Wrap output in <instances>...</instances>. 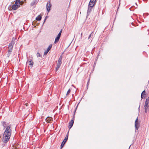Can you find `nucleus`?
Instances as JSON below:
<instances>
[{"instance_id":"7ed1b4c3","label":"nucleus","mask_w":149,"mask_h":149,"mask_svg":"<svg viewBox=\"0 0 149 149\" xmlns=\"http://www.w3.org/2000/svg\"><path fill=\"white\" fill-rule=\"evenodd\" d=\"M69 131H68V132L67 134L65 136V138L63 140V141L61 144V149H62V148L64 146L65 144V143L68 140L69 135Z\"/></svg>"},{"instance_id":"aec40b11","label":"nucleus","mask_w":149,"mask_h":149,"mask_svg":"<svg viewBox=\"0 0 149 149\" xmlns=\"http://www.w3.org/2000/svg\"><path fill=\"white\" fill-rule=\"evenodd\" d=\"M60 66H61V65H60V64L58 65V64H57V65L56 66V71H57L58 70Z\"/></svg>"},{"instance_id":"f3484780","label":"nucleus","mask_w":149,"mask_h":149,"mask_svg":"<svg viewBox=\"0 0 149 149\" xmlns=\"http://www.w3.org/2000/svg\"><path fill=\"white\" fill-rule=\"evenodd\" d=\"M12 50H13V49H10V48H8V53L7 54L8 57H9V56H10V54L11 53V52H12Z\"/></svg>"},{"instance_id":"9d476101","label":"nucleus","mask_w":149,"mask_h":149,"mask_svg":"<svg viewBox=\"0 0 149 149\" xmlns=\"http://www.w3.org/2000/svg\"><path fill=\"white\" fill-rule=\"evenodd\" d=\"M45 120L47 123H50L52 120V118L51 117H48Z\"/></svg>"},{"instance_id":"0eeeda50","label":"nucleus","mask_w":149,"mask_h":149,"mask_svg":"<svg viewBox=\"0 0 149 149\" xmlns=\"http://www.w3.org/2000/svg\"><path fill=\"white\" fill-rule=\"evenodd\" d=\"M52 45L51 44L49 45V46L48 47L46 51H45V52H44V55H46L47 53L52 48Z\"/></svg>"},{"instance_id":"ddd939ff","label":"nucleus","mask_w":149,"mask_h":149,"mask_svg":"<svg viewBox=\"0 0 149 149\" xmlns=\"http://www.w3.org/2000/svg\"><path fill=\"white\" fill-rule=\"evenodd\" d=\"M15 40H16V39L15 38H13L12 40L10 42V43L9 44L13 45L15 43Z\"/></svg>"},{"instance_id":"a878e982","label":"nucleus","mask_w":149,"mask_h":149,"mask_svg":"<svg viewBox=\"0 0 149 149\" xmlns=\"http://www.w3.org/2000/svg\"><path fill=\"white\" fill-rule=\"evenodd\" d=\"M145 107V112L146 113H147V109H148L147 108V107Z\"/></svg>"},{"instance_id":"473e14b6","label":"nucleus","mask_w":149,"mask_h":149,"mask_svg":"<svg viewBox=\"0 0 149 149\" xmlns=\"http://www.w3.org/2000/svg\"><path fill=\"white\" fill-rule=\"evenodd\" d=\"M38 1L39 0H35L34 1H35L36 3H37L38 2Z\"/></svg>"},{"instance_id":"423d86ee","label":"nucleus","mask_w":149,"mask_h":149,"mask_svg":"<svg viewBox=\"0 0 149 149\" xmlns=\"http://www.w3.org/2000/svg\"><path fill=\"white\" fill-rule=\"evenodd\" d=\"M52 5L50 3V1H48L46 5V8L48 12H49L50 9V7Z\"/></svg>"},{"instance_id":"2eb2a0df","label":"nucleus","mask_w":149,"mask_h":149,"mask_svg":"<svg viewBox=\"0 0 149 149\" xmlns=\"http://www.w3.org/2000/svg\"><path fill=\"white\" fill-rule=\"evenodd\" d=\"M60 38V37L57 36L54 42L55 43H56L57 42H58L59 41V40Z\"/></svg>"},{"instance_id":"c85d7f7f","label":"nucleus","mask_w":149,"mask_h":149,"mask_svg":"<svg viewBox=\"0 0 149 149\" xmlns=\"http://www.w3.org/2000/svg\"><path fill=\"white\" fill-rule=\"evenodd\" d=\"M90 79H89L88 80V81L87 82V87H88V86L89 85V82H90Z\"/></svg>"},{"instance_id":"6ab92c4d","label":"nucleus","mask_w":149,"mask_h":149,"mask_svg":"<svg viewBox=\"0 0 149 149\" xmlns=\"http://www.w3.org/2000/svg\"><path fill=\"white\" fill-rule=\"evenodd\" d=\"M148 104H149V103H148V102L146 101L145 102L144 107H147V108L148 109L149 107V105H148Z\"/></svg>"},{"instance_id":"1a4fd4ad","label":"nucleus","mask_w":149,"mask_h":149,"mask_svg":"<svg viewBox=\"0 0 149 149\" xmlns=\"http://www.w3.org/2000/svg\"><path fill=\"white\" fill-rule=\"evenodd\" d=\"M26 63H28L29 65H31L32 66H33V62L31 59H29V60L27 61Z\"/></svg>"},{"instance_id":"a211bd4d","label":"nucleus","mask_w":149,"mask_h":149,"mask_svg":"<svg viewBox=\"0 0 149 149\" xmlns=\"http://www.w3.org/2000/svg\"><path fill=\"white\" fill-rule=\"evenodd\" d=\"M146 95L145 90H144L142 93L141 95V99H143V95Z\"/></svg>"},{"instance_id":"ea45409f","label":"nucleus","mask_w":149,"mask_h":149,"mask_svg":"<svg viewBox=\"0 0 149 149\" xmlns=\"http://www.w3.org/2000/svg\"><path fill=\"white\" fill-rule=\"evenodd\" d=\"M82 33H81V36H82Z\"/></svg>"},{"instance_id":"4be33fe9","label":"nucleus","mask_w":149,"mask_h":149,"mask_svg":"<svg viewBox=\"0 0 149 149\" xmlns=\"http://www.w3.org/2000/svg\"><path fill=\"white\" fill-rule=\"evenodd\" d=\"M37 3H36L35 1H33L31 3V6H33L34 5L36 4Z\"/></svg>"},{"instance_id":"393cba45","label":"nucleus","mask_w":149,"mask_h":149,"mask_svg":"<svg viewBox=\"0 0 149 149\" xmlns=\"http://www.w3.org/2000/svg\"><path fill=\"white\" fill-rule=\"evenodd\" d=\"M70 91H71L70 89H69L66 95H68L70 93Z\"/></svg>"},{"instance_id":"cd10ccee","label":"nucleus","mask_w":149,"mask_h":149,"mask_svg":"<svg viewBox=\"0 0 149 149\" xmlns=\"http://www.w3.org/2000/svg\"><path fill=\"white\" fill-rule=\"evenodd\" d=\"M146 102H148V103H149V97H147L146 100Z\"/></svg>"},{"instance_id":"58836bf2","label":"nucleus","mask_w":149,"mask_h":149,"mask_svg":"<svg viewBox=\"0 0 149 149\" xmlns=\"http://www.w3.org/2000/svg\"><path fill=\"white\" fill-rule=\"evenodd\" d=\"M95 64H96V63L95 62L94 63V67L95 66Z\"/></svg>"},{"instance_id":"20e7f679","label":"nucleus","mask_w":149,"mask_h":149,"mask_svg":"<svg viewBox=\"0 0 149 149\" xmlns=\"http://www.w3.org/2000/svg\"><path fill=\"white\" fill-rule=\"evenodd\" d=\"M93 7V6L88 5V9L87 13V17H88L89 15L90 14L92 10Z\"/></svg>"},{"instance_id":"dca6fc26","label":"nucleus","mask_w":149,"mask_h":149,"mask_svg":"<svg viewBox=\"0 0 149 149\" xmlns=\"http://www.w3.org/2000/svg\"><path fill=\"white\" fill-rule=\"evenodd\" d=\"M42 17L41 15H38L36 18V20L37 21H40L41 20Z\"/></svg>"},{"instance_id":"f8f14e48","label":"nucleus","mask_w":149,"mask_h":149,"mask_svg":"<svg viewBox=\"0 0 149 149\" xmlns=\"http://www.w3.org/2000/svg\"><path fill=\"white\" fill-rule=\"evenodd\" d=\"M18 4H15L12 5L11 8L12 9L16 10L17 9Z\"/></svg>"},{"instance_id":"bb28decb","label":"nucleus","mask_w":149,"mask_h":149,"mask_svg":"<svg viewBox=\"0 0 149 149\" xmlns=\"http://www.w3.org/2000/svg\"><path fill=\"white\" fill-rule=\"evenodd\" d=\"M37 57H40L41 56V55L40 54V53L39 52H38L37 53Z\"/></svg>"},{"instance_id":"7c9ffc66","label":"nucleus","mask_w":149,"mask_h":149,"mask_svg":"<svg viewBox=\"0 0 149 149\" xmlns=\"http://www.w3.org/2000/svg\"><path fill=\"white\" fill-rule=\"evenodd\" d=\"M20 2H21V4H20L21 5H22L24 3V2L22 1H21Z\"/></svg>"},{"instance_id":"b1692460","label":"nucleus","mask_w":149,"mask_h":149,"mask_svg":"<svg viewBox=\"0 0 149 149\" xmlns=\"http://www.w3.org/2000/svg\"><path fill=\"white\" fill-rule=\"evenodd\" d=\"M93 35V32H92L90 34V35H89V36H88V39H90V38H91V37L92 36V35Z\"/></svg>"},{"instance_id":"4c0bfd02","label":"nucleus","mask_w":149,"mask_h":149,"mask_svg":"<svg viewBox=\"0 0 149 149\" xmlns=\"http://www.w3.org/2000/svg\"><path fill=\"white\" fill-rule=\"evenodd\" d=\"M132 25H133V26H135L134 25V23H133V22H132Z\"/></svg>"},{"instance_id":"a19ab883","label":"nucleus","mask_w":149,"mask_h":149,"mask_svg":"<svg viewBox=\"0 0 149 149\" xmlns=\"http://www.w3.org/2000/svg\"><path fill=\"white\" fill-rule=\"evenodd\" d=\"M135 4H136V5H137V4L136 3Z\"/></svg>"},{"instance_id":"e433bc0d","label":"nucleus","mask_w":149,"mask_h":149,"mask_svg":"<svg viewBox=\"0 0 149 149\" xmlns=\"http://www.w3.org/2000/svg\"><path fill=\"white\" fill-rule=\"evenodd\" d=\"M28 104L27 103H26L25 104V105H26V106H28Z\"/></svg>"},{"instance_id":"4468645a","label":"nucleus","mask_w":149,"mask_h":149,"mask_svg":"<svg viewBox=\"0 0 149 149\" xmlns=\"http://www.w3.org/2000/svg\"><path fill=\"white\" fill-rule=\"evenodd\" d=\"M1 123L3 126L4 127V128L8 126L7 124H6V123L5 121H2L1 122Z\"/></svg>"},{"instance_id":"2f4dec72","label":"nucleus","mask_w":149,"mask_h":149,"mask_svg":"<svg viewBox=\"0 0 149 149\" xmlns=\"http://www.w3.org/2000/svg\"><path fill=\"white\" fill-rule=\"evenodd\" d=\"M20 5H21L20 4H19V3L18 4V7L17 8V9L18 8H19V7H20Z\"/></svg>"},{"instance_id":"f257e3e1","label":"nucleus","mask_w":149,"mask_h":149,"mask_svg":"<svg viewBox=\"0 0 149 149\" xmlns=\"http://www.w3.org/2000/svg\"><path fill=\"white\" fill-rule=\"evenodd\" d=\"M12 134L11 125H8L3 133L2 141L4 143L8 142Z\"/></svg>"},{"instance_id":"f03ea898","label":"nucleus","mask_w":149,"mask_h":149,"mask_svg":"<svg viewBox=\"0 0 149 149\" xmlns=\"http://www.w3.org/2000/svg\"><path fill=\"white\" fill-rule=\"evenodd\" d=\"M78 104L77 105V106L76 107L75 109V111H74V116L72 118V120L69 122V125L68 126V128L69 129V130L71 128L73 124H74V115L75 114V112L76 111V110L77 108V107H78Z\"/></svg>"},{"instance_id":"5701e85b","label":"nucleus","mask_w":149,"mask_h":149,"mask_svg":"<svg viewBox=\"0 0 149 149\" xmlns=\"http://www.w3.org/2000/svg\"><path fill=\"white\" fill-rule=\"evenodd\" d=\"M13 45H11L9 44V45H8V48L13 49Z\"/></svg>"},{"instance_id":"72a5a7b5","label":"nucleus","mask_w":149,"mask_h":149,"mask_svg":"<svg viewBox=\"0 0 149 149\" xmlns=\"http://www.w3.org/2000/svg\"><path fill=\"white\" fill-rule=\"evenodd\" d=\"M140 108V105H139V107L138 108V110L139 111V112Z\"/></svg>"},{"instance_id":"f704fd0d","label":"nucleus","mask_w":149,"mask_h":149,"mask_svg":"<svg viewBox=\"0 0 149 149\" xmlns=\"http://www.w3.org/2000/svg\"><path fill=\"white\" fill-rule=\"evenodd\" d=\"M47 18V16H46V17H45V20H44V22H45V21L46 20V19Z\"/></svg>"},{"instance_id":"39448f33","label":"nucleus","mask_w":149,"mask_h":149,"mask_svg":"<svg viewBox=\"0 0 149 149\" xmlns=\"http://www.w3.org/2000/svg\"><path fill=\"white\" fill-rule=\"evenodd\" d=\"M139 124L140 123L138 121V118H137L135 122V127L136 130H138V129L139 127Z\"/></svg>"},{"instance_id":"c9c22d12","label":"nucleus","mask_w":149,"mask_h":149,"mask_svg":"<svg viewBox=\"0 0 149 149\" xmlns=\"http://www.w3.org/2000/svg\"><path fill=\"white\" fill-rule=\"evenodd\" d=\"M62 32V30L61 29V30L60 31V32H59V33H60L61 34Z\"/></svg>"},{"instance_id":"c756f323","label":"nucleus","mask_w":149,"mask_h":149,"mask_svg":"<svg viewBox=\"0 0 149 149\" xmlns=\"http://www.w3.org/2000/svg\"><path fill=\"white\" fill-rule=\"evenodd\" d=\"M61 34L60 33H59L57 36L61 37Z\"/></svg>"},{"instance_id":"412c9836","label":"nucleus","mask_w":149,"mask_h":149,"mask_svg":"<svg viewBox=\"0 0 149 149\" xmlns=\"http://www.w3.org/2000/svg\"><path fill=\"white\" fill-rule=\"evenodd\" d=\"M16 1H15V3L16 4H21V1L20 0H15Z\"/></svg>"},{"instance_id":"6e6552de","label":"nucleus","mask_w":149,"mask_h":149,"mask_svg":"<svg viewBox=\"0 0 149 149\" xmlns=\"http://www.w3.org/2000/svg\"><path fill=\"white\" fill-rule=\"evenodd\" d=\"M96 0H91L88 4V5L93 6L96 3Z\"/></svg>"},{"instance_id":"9b49d317","label":"nucleus","mask_w":149,"mask_h":149,"mask_svg":"<svg viewBox=\"0 0 149 149\" xmlns=\"http://www.w3.org/2000/svg\"><path fill=\"white\" fill-rule=\"evenodd\" d=\"M62 55H61L60 57H59V58L58 60V63L57 64H58V65H61V63H62Z\"/></svg>"}]
</instances>
